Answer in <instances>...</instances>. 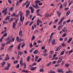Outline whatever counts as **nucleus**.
<instances>
[{
  "label": "nucleus",
  "instance_id": "f257e3e1",
  "mask_svg": "<svg viewBox=\"0 0 73 73\" xmlns=\"http://www.w3.org/2000/svg\"><path fill=\"white\" fill-rule=\"evenodd\" d=\"M15 38H12V36H9L5 39V41H7L6 44H9L11 42V41L13 42L15 41Z\"/></svg>",
  "mask_w": 73,
  "mask_h": 73
},
{
  "label": "nucleus",
  "instance_id": "f03ea898",
  "mask_svg": "<svg viewBox=\"0 0 73 73\" xmlns=\"http://www.w3.org/2000/svg\"><path fill=\"white\" fill-rule=\"evenodd\" d=\"M19 14L20 16V21L21 22L23 23L24 21V19H25L24 15V13H23V12L20 11L19 12Z\"/></svg>",
  "mask_w": 73,
  "mask_h": 73
},
{
  "label": "nucleus",
  "instance_id": "7ed1b4c3",
  "mask_svg": "<svg viewBox=\"0 0 73 73\" xmlns=\"http://www.w3.org/2000/svg\"><path fill=\"white\" fill-rule=\"evenodd\" d=\"M16 40L17 42H21L24 40L23 39L19 38V37L18 36H17L16 38Z\"/></svg>",
  "mask_w": 73,
  "mask_h": 73
},
{
  "label": "nucleus",
  "instance_id": "20e7f679",
  "mask_svg": "<svg viewBox=\"0 0 73 73\" xmlns=\"http://www.w3.org/2000/svg\"><path fill=\"white\" fill-rule=\"evenodd\" d=\"M32 6L33 7L35 8L36 9H38L39 8V7H38V5L36 3H35V5H32Z\"/></svg>",
  "mask_w": 73,
  "mask_h": 73
},
{
  "label": "nucleus",
  "instance_id": "39448f33",
  "mask_svg": "<svg viewBox=\"0 0 73 73\" xmlns=\"http://www.w3.org/2000/svg\"><path fill=\"white\" fill-rule=\"evenodd\" d=\"M61 46H59L57 48H56V49L55 50V52H57L59 51L60 49H61Z\"/></svg>",
  "mask_w": 73,
  "mask_h": 73
},
{
  "label": "nucleus",
  "instance_id": "423d86ee",
  "mask_svg": "<svg viewBox=\"0 0 73 73\" xmlns=\"http://www.w3.org/2000/svg\"><path fill=\"white\" fill-rule=\"evenodd\" d=\"M30 14V12H29V10H26V16H28Z\"/></svg>",
  "mask_w": 73,
  "mask_h": 73
},
{
  "label": "nucleus",
  "instance_id": "0eeeda50",
  "mask_svg": "<svg viewBox=\"0 0 73 73\" xmlns=\"http://www.w3.org/2000/svg\"><path fill=\"white\" fill-rule=\"evenodd\" d=\"M62 31L63 32H68V30L66 29V27H64L62 29Z\"/></svg>",
  "mask_w": 73,
  "mask_h": 73
},
{
  "label": "nucleus",
  "instance_id": "6e6552de",
  "mask_svg": "<svg viewBox=\"0 0 73 73\" xmlns=\"http://www.w3.org/2000/svg\"><path fill=\"white\" fill-rule=\"evenodd\" d=\"M29 9H31V12L32 13H33V12H34V9L33 8V7H32L31 6H30L29 7Z\"/></svg>",
  "mask_w": 73,
  "mask_h": 73
},
{
  "label": "nucleus",
  "instance_id": "1a4fd4ad",
  "mask_svg": "<svg viewBox=\"0 0 73 73\" xmlns=\"http://www.w3.org/2000/svg\"><path fill=\"white\" fill-rule=\"evenodd\" d=\"M10 58V57L9 56V55H8V54H7L6 55V57L5 58V60L7 61V60H9Z\"/></svg>",
  "mask_w": 73,
  "mask_h": 73
},
{
  "label": "nucleus",
  "instance_id": "9d476101",
  "mask_svg": "<svg viewBox=\"0 0 73 73\" xmlns=\"http://www.w3.org/2000/svg\"><path fill=\"white\" fill-rule=\"evenodd\" d=\"M64 20V17H62L60 19V21L58 22V25H60L62 23V21Z\"/></svg>",
  "mask_w": 73,
  "mask_h": 73
},
{
  "label": "nucleus",
  "instance_id": "9b49d317",
  "mask_svg": "<svg viewBox=\"0 0 73 73\" xmlns=\"http://www.w3.org/2000/svg\"><path fill=\"white\" fill-rule=\"evenodd\" d=\"M21 43H20L19 44L18 46V47H17V49L19 50L20 49V46H21Z\"/></svg>",
  "mask_w": 73,
  "mask_h": 73
},
{
  "label": "nucleus",
  "instance_id": "f8f14e48",
  "mask_svg": "<svg viewBox=\"0 0 73 73\" xmlns=\"http://www.w3.org/2000/svg\"><path fill=\"white\" fill-rule=\"evenodd\" d=\"M13 45H12L11 46H9V48L8 49L9 51H10V50H11V49H12V48H13Z\"/></svg>",
  "mask_w": 73,
  "mask_h": 73
},
{
  "label": "nucleus",
  "instance_id": "ddd939ff",
  "mask_svg": "<svg viewBox=\"0 0 73 73\" xmlns=\"http://www.w3.org/2000/svg\"><path fill=\"white\" fill-rule=\"evenodd\" d=\"M15 27H16V23L15 22H14L13 23V29H15Z\"/></svg>",
  "mask_w": 73,
  "mask_h": 73
},
{
  "label": "nucleus",
  "instance_id": "4468645a",
  "mask_svg": "<svg viewBox=\"0 0 73 73\" xmlns=\"http://www.w3.org/2000/svg\"><path fill=\"white\" fill-rule=\"evenodd\" d=\"M29 5H30V2H28L27 4L26 5V8H28L29 7Z\"/></svg>",
  "mask_w": 73,
  "mask_h": 73
},
{
  "label": "nucleus",
  "instance_id": "2eb2a0df",
  "mask_svg": "<svg viewBox=\"0 0 73 73\" xmlns=\"http://www.w3.org/2000/svg\"><path fill=\"white\" fill-rule=\"evenodd\" d=\"M20 65L23 66V59H22V60H20Z\"/></svg>",
  "mask_w": 73,
  "mask_h": 73
},
{
  "label": "nucleus",
  "instance_id": "dca6fc26",
  "mask_svg": "<svg viewBox=\"0 0 73 73\" xmlns=\"http://www.w3.org/2000/svg\"><path fill=\"white\" fill-rule=\"evenodd\" d=\"M58 72H62V73H64V72L63 71V70L62 69H60L58 70Z\"/></svg>",
  "mask_w": 73,
  "mask_h": 73
},
{
  "label": "nucleus",
  "instance_id": "f3484780",
  "mask_svg": "<svg viewBox=\"0 0 73 73\" xmlns=\"http://www.w3.org/2000/svg\"><path fill=\"white\" fill-rule=\"evenodd\" d=\"M19 35L20 36H22L23 35V32L22 31H20L19 33Z\"/></svg>",
  "mask_w": 73,
  "mask_h": 73
},
{
  "label": "nucleus",
  "instance_id": "a211bd4d",
  "mask_svg": "<svg viewBox=\"0 0 73 73\" xmlns=\"http://www.w3.org/2000/svg\"><path fill=\"white\" fill-rule=\"evenodd\" d=\"M62 60V59H59L57 62V63L58 64L59 63H61V61Z\"/></svg>",
  "mask_w": 73,
  "mask_h": 73
},
{
  "label": "nucleus",
  "instance_id": "6ab92c4d",
  "mask_svg": "<svg viewBox=\"0 0 73 73\" xmlns=\"http://www.w3.org/2000/svg\"><path fill=\"white\" fill-rule=\"evenodd\" d=\"M35 69H36V67H32L30 69V70H32L33 71Z\"/></svg>",
  "mask_w": 73,
  "mask_h": 73
},
{
  "label": "nucleus",
  "instance_id": "aec40b11",
  "mask_svg": "<svg viewBox=\"0 0 73 73\" xmlns=\"http://www.w3.org/2000/svg\"><path fill=\"white\" fill-rule=\"evenodd\" d=\"M38 52V51L37 50H36L34 51L33 53L34 54H37Z\"/></svg>",
  "mask_w": 73,
  "mask_h": 73
},
{
  "label": "nucleus",
  "instance_id": "412c9836",
  "mask_svg": "<svg viewBox=\"0 0 73 73\" xmlns=\"http://www.w3.org/2000/svg\"><path fill=\"white\" fill-rule=\"evenodd\" d=\"M62 27H63V25H62L60 26H59L58 28V30H60V29H61L62 28Z\"/></svg>",
  "mask_w": 73,
  "mask_h": 73
},
{
  "label": "nucleus",
  "instance_id": "4be33fe9",
  "mask_svg": "<svg viewBox=\"0 0 73 73\" xmlns=\"http://www.w3.org/2000/svg\"><path fill=\"white\" fill-rule=\"evenodd\" d=\"M30 59L31 58H30V57L29 56H28L27 58V61L29 62V61L30 60Z\"/></svg>",
  "mask_w": 73,
  "mask_h": 73
},
{
  "label": "nucleus",
  "instance_id": "5701e85b",
  "mask_svg": "<svg viewBox=\"0 0 73 73\" xmlns=\"http://www.w3.org/2000/svg\"><path fill=\"white\" fill-rule=\"evenodd\" d=\"M18 54H19V55L21 56V55H22V54H23V52L19 51L18 52Z\"/></svg>",
  "mask_w": 73,
  "mask_h": 73
},
{
  "label": "nucleus",
  "instance_id": "b1692460",
  "mask_svg": "<svg viewBox=\"0 0 73 73\" xmlns=\"http://www.w3.org/2000/svg\"><path fill=\"white\" fill-rule=\"evenodd\" d=\"M70 11H68L66 13V16H68V15L70 14Z\"/></svg>",
  "mask_w": 73,
  "mask_h": 73
},
{
  "label": "nucleus",
  "instance_id": "393cba45",
  "mask_svg": "<svg viewBox=\"0 0 73 73\" xmlns=\"http://www.w3.org/2000/svg\"><path fill=\"white\" fill-rule=\"evenodd\" d=\"M13 9H14V8L13 7H12L10 8L9 9V11L10 12H12L13 10Z\"/></svg>",
  "mask_w": 73,
  "mask_h": 73
},
{
  "label": "nucleus",
  "instance_id": "a878e982",
  "mask_svg": "<svg viewBox=\"0 0 73 73\" xmlns=\"http://www.w3.org/2000/svg\"><path fill=\"white\" fill-rule=\"evenodd\" d=\"M9 19H10V16H8L5 18V20H8Z\"/></svg>",
  "mask_w": 73,
  "mask_h": 73
},
{
  "label": "nucleus",
  "instance_id": "bb28decb",
  "mask_svg": "<svg viewBox=\"0 0 73 73\" xmlns=\"http://www.w3.org/2000/svg\"><path fill=\"white\" fill-rule=\"evenodd\" d=\"M54 43H55V39L53 40L52 42V45H54Z\"/></svg>",
  "mask_w": 73,
  "mask_h": 73
},
{
  "label": "nucleus",
  "instance_id": "cd10ccee",
  "mask_svg": "<svg viewBox=\"0 0 73 73\" xmlns=\"http://www.w3.org/2000/svg\"><path fill=\"white\" fill-rule=\"evenodd\" d=\"M51 62H50L49 63H48V64L46 65V66H50V65L51 64Z\"/></svg>",
  "mask_w": 73,
  "mask_h": 73
},
{
  "label": "nucleus",
  "instance_id": "c85d7f7f",
  "mask_svg": "<svg viewBox=\"0 0 73 73\" xmlns=\"http://www.w3.org/2000/svg\"><path fill=\"white\" fill-rule=\"evenodd\" d=\"M58 57H54L52 58V60H58Z\"/></svg>",
  "mask_w": 73,
  "mask_h": 73
},
{
  "label": "nucleus",
  "instance_id": "c756f323",
  "mask_svg": "<svg viewBox=\"0 0 73 73\" xmlns=\"http://www.w3.org/2000/svg\"><path fill=\"white\" fill-rule=\"evenodd\" d=\"M5 62H3L1 63V65L2 67H3L4 66V65L5 64Z\"/></svg>",
  "mask_w": 73,
  "mask_h": 73
},
{
  "label": "nucleus",
  "instance_id": "7c9ffc66",
  "mask_svg": "<svg viewBox=\"0 0 73 73\" xmlns=\"http://www.w3.org/2000/svg\"><path fill=\"white\" fill-rule=\"evenodd\" d=\"M37 25L38 26L40 25V20L38 19L37 20Z\"/></svg>",
  "mask_w": 73,
  "mask_h": 73
},
{
  "label": "nucleus",
  "instance_id": "2f4dec72",
  "mask_svg": "<svg viewBox=\"0 0 73 73\" xmlns=\"http://www.w3.org/2000/svg\"><path fill=\"white\" fill-rule=\"evenodd\" d=\"M7 8H6L5 9L2 11V13H4V12H6V11H7Z\"/></svg>",
  "mask_w": 73,
  "mask_h": 73
},
{
  "label": "nucleus",
  "instance_id": "473e14b6",
  "mask_svg": "<svg viewBox=\"0 0 73 73\" xmlns=\"http://www.w3.org/2000/svg\"><path fill=\"white\" fill-rule=\"evenodd\" d=\"M72 40V38H70L69 40H68V43H69V42H70Z\"/></svg>",
  "mask_w": 73,
  "mask_h": 73
},
{
  "label": "nucleus",
  "instance_id": "72a5a7b5",
  "mask_svg": "<svg viewBox=\"0 0 73 73\" xmlns=\"http://www.w3.org/2000/svg\"><path fill=\"white\" fill-rule=\"evenodd\" d=\"M64 53H65V52L64 51H62L60 54V55H61V56H62L63 54H64Z\"/></svg>",
  "mask_w": 73,
  "mask_h": 73
},
{
  "label": "nucleus",
  "instance_id": "f704fd0d",
  "mask_svg": "<svg viewBox=\"0 0 73 73\" xmlns=\"http://www.w3.org/2000/svg\"><path fill=\"white\" fill-rule=\"evenodd\" d=\"M67 6V3L66 2H65L63 4V7H66Z\"/></svg>",
  "mask_w": 73,
  "mask_h": 73
},
{
  "label": "nucleus",
  "instance_id": "c9c22d12",
  "mask_svg": "<svg viewBox=\"0 0 73 73\" xmlns=\"http://www.w3.org/2000/svg\"><path fill=\"white\" fill-rule=\"evenodd\" d=\"M40 72H44V69L43 68H41L39 70Z\"/></svg>",
  "mask_w": 73,
  "mask_h": 73
},
{
  "label": "nucleus",
  "instance_id": "e433bc0d",
  "mask_svg": "<svg viewBox=\"0 0 73 73\" xmlns=\"http://www.w3.org/2000/svg\"><path fill=\"white\" fill-rule=\"evenodd\" d=\"M38 56H36V58L35 59V61H37V59H38Z\"/></svg>",
  "mask_w": 73,
  "mask_h": 73
},
{
  "label": "nucleus",
  "instance_id": "4c0bfd02",
  "mask_svg": "<svg viewBox=\"0 0 73 73\" xmlns=\"http://www.w3.org/2000/svg\"><path fill=\"white\" fill-rule=\"evenodd\" d=\"M41 60H42L41 58H40L38 59V60H37V62H40V61H41Z\"/></svg>",
  "mask_w": 73,
  "mask_h": 73
},
{
  "label": "nucleus",
  "instance_id": "58836bf2",
  "mask_svg": "<svg viewBox=\"0 0 73 73\" xmlns=\"http://www.w3.org/2000/svg\"><path fill=\"white\" fill-rule=\"evenodd\" d=\"M25 43H23L21 45V48H24V47L25 46Z\"/></svg>",
  "mask_w": 73,
  "mask_h": 73
},
{
  "label": "nucleus",
  "instance_id": "ea45409f",
  "mask_svg": "<svg viewBox=\"0 0 73 73\" xmlns=\"http://www.w3.org/2000/svg\"><path fill=\"white\" fill-rule=\"evenodd\" d=\"M28 3V1H27L25 3H23V7H24L25 6V5L27 3Z\"/></svg>",
  "mask_w": 73,
  "mask_h": 73
},
{
  "label": "nucleus",
  "instance_id": "a19ab883",
  "mask_svg": "<svg viewBox=\"0 0 73 73\" xmlns=\"http://www.w3.org/2000/svg\"><path fill=\"white\" fill-rule=\"evenodd\" d=\"M23 65H24V68L25 69L26 68V67L27 66L26 65V64L25 63H24Z\"/></svg>",
  "mask_w": 73,
  "mask_h": 73
},
{
  "label": "nucleus",
  "instance_id": "79ce46f5",
  "mask_svg": "<svg viewBox=\"0 0 73 73\" xmlns=\"http://www.w3.org/2000/svg\"><path fill=\"white\" fill-rule=\"evenodd\" d=\"M9 67H6L4 68L5 69V70H9Z\"/></svg>",
  "mask_w": 73,
  "mask_h": 73
},
{
  "label": "nucleus",
  "instance_id": "37998d69",
  "mask_svg": "<svg viewBox=\"0 0 73 73\" xmlns=\"http://www.w3.org/2000/svg\"><path fill=\"white\" fill-rule=\"evenodd\" d=\"M52 40V37H50V38L48 41L49 43V42H50V41H51Z\"/></svg>",
  "mask_w": 73,
  "mask_h": 73
},
{
  "label": "nucleus",
  "instance_id": "c03bdc74",
  "mask_svg": "<svg viewBox=\"0 0 73 73\" xmlns=\"http://www.w3.org/2000/svg\"><path fill=\"white\" fill-rule=\"evenodd\" d=\"M38 33V30H36V31H35L34 32V34H36V33Z\"/></svg>",
  "mask_w": 73,
  "mask_h": 73
},
{
  "label": "nucleus",
  "instance_id": "a18cd8bd",
  "mask_svg": "<svg viewBox=\"0 0 73 73\" xmlns=\"http://www.w3.org/2000/svg\"><path fill=\"white\" fill-rule=\"evenodd\" d=\"M69 64H65V66H66V67H69Z\"/></svg>",
  "mask_w": 73,
  "mask_h": 73
},
{
  "label": "nucleus",
  "instance_id": "49530a36",
  "mask_svg": "<svg viewBox=\"0 0 73 73\" xmlns=\"http://www.w3.org/2000/svg\"><path fill=\"white\" fill-rule=\"evenodd\" d=\"M36 13L38 15V16H40V17H42V15H40L39 13Z\"/></svg>",
  "mask_w": 73,
  "mask_h": 73
},
{
  "label": "nucleus",
  "instance_id": "de8ad7c7",
  "mask_svg": "<svg viewBox=\"0 0 73 73\" xmlns=\"http://www.w3.org/2000/svg\"><path fill=\"white\" fill-rule=\"evenodd\" d=\"M50 53L51 54H53V53H54V52L53 51H50Z\"/></svg>",
  "mask_w": 73,
  "mask_h": 73
},
{
  "label": "nucleus",
  "instance_id": "09e8293b",
  "mask_svg": "<svg viewBox=\"0 0 73 73\" xmlns=\"http://www.w3.org/2000/svg\"><path fill=\"white\" fill-rule=\"evenodd\" d=\"M4 38V36H2L1 38L0 39V41L1 42H2L3 41V39Z\"/></svg>",
  "mask_w": 73,
  "mask_h": 73
},
{
  "label": "nucleus",
  "instance_id": "8fccbe9b",
  "mask_svg": "<svg viewBox=\"0 0 73 73\" xmlns=\"http://www.w3.org/2000/svg\"><path fill=\"white\" fill-rule=\"evenodd\" d=\"M72 52H73V50H70L69 51V54H70L71 53H72Z\"/></svg>",
  "mask_w": 73,
  "mask_h": 73
},
{
  "label": "nucleus",
  "instance_id": "3c124183",
  "mask_svg": "<svg viewBox=\"0 0 73 73\" xmlns=\"http://www.w3.org/2000/svg\"><path fill=\"white\" fill-rule=\"evenodd\" d=\"M73 71H71L70 70H69L68 71H67L66 72V73H72Z\"/></svg>",
  "mask_w": 73,
  "mask_h": 73
},
{
  "label": "nucleus",
  "instance_id": "603ef678",
  "mask_svg": "<svg viewBox=\"0 0 73 73\" xmlns=\"http://www.w3.org/2000/svg\"><path fill=\"white\" fill-rule=\"evenodd\" d=\"M48 73H55V72L54 71H49L48 72Z\"/></svg>",
  "mask_w": 73,
  "mask_h": 73
},
{
  "label": "nucleus",
  "instance_id": "864d4df0",
  "mask_svg": "<svg viewBox=\"0 0 73 73\" xmlns=\"http://www.w3.org/2000/svg\"><path fill=\"white\" fill-rule=\"evenodd\" d=\"M7 36V33H5L3 35V37H5V36Z\"/></svg>",
  "mask_w": 73,
  "mask_h": 73
},
{
  "label": "nucleus",
  "instance_id": "5fc2aeb1",
  "mask_svg": "<svg viewBox=\"0 0 73 73\" xmlns=\"http://www.w3.org/2000/svg\"><path fill=\"white\" fill-rule=\"evenodd\" d=\"M41 2V1H35V3H40Z\"/></svg>",
  "mask_w": 73,
  "mask_h": 73
},
{
  "label": "nucleus",
  "instance_id": "6e6d98bb",
  "mask_svg": "<svg viewBox=\"0 0 73 73\" xmlns=\"http://www.w3.org/2000/svg\"><path fill=\"white\" fill-rule=\"evenodd\" d=\"M34 50V48H32L31 50H30V53H32L33 51Z\"/></svg>",
  "mask_w": 73,
  "mask_h": 73
},
{
  "label": "nucleus",
  "instance_id": "4d7b16f0",
  "mask_svg": "<svg viewBox=\"0 0 73 73\" xmlns=\"http://www.w3.org/2000/svg\"><path fill=\"white\" fill-rule=\"evenodd\" d=\"M56 62L57 61H52V64H56Z\"/></svg>",
  "mask_w": 73,
  "mask_h": 73
},
{
  "label": "nucleus",
  "instance_id": "13d9d810",
  "mask_svg": "<svg viewBox=\"0 0 73 73\" xmlns=\"http://www.w3.org/2000/svg\"><path fill=\"white\" fill-rule=\"evenodd\" d=\"M64 64H65V60H63L62 61V66H63V65H64Z\"/></svg>",
  "mask_w": 73,
  "mask_h": 73
},
{
  "label": "nucleus",
  "instance_id": "bf43d9fd",
  "mask_svg": "<svg viewBox=\"0 0 73 73\" xmlns=\"http://www.w3.org/2000/svg\"><path fill=\"white\" fill-rule=\"evenodd\" d=\"M60 66V64H57L55 65V67H58Z\"/></svg>",
  "mask_w": 73,
  "mask_h": 73
},
{
  "label": "nucleus",
  "instance_id": "052dcab7",
  "mask_svg": "<svg viewBox=\"0 0 73 73\" xmlns=\"http://www.w3.org/2000/svg\"><path fill=\"white\" fill-rule=\"evenodd\" d=\"M35 39V36H33L32 37V40H33Z\"/></svg>",
  "mask_w": 73,
  "mask_h": 73
},
{
  "label": "nucleus",
  "instance_id": "680f3d73",
  "mask_svg": "<svg viewBox=\"0 0 73 73\" xmlns=\"http://www.w3.org/2000/svg\"><path fill=\"white\" fill-rule=\"evenodd\" d=\"M5 46V43H3L2 44V46L4 47Z\"/></svg>",
  "mask_w": 73,
  "mask_h": 73
},
{
  "label": "nucleus",
  "instance_id": "e2e57ef3",
  "mask_svg": "<svg viewBox=\"0 0 73 73\" xmlns=\"http://www.w3.org/2000/svg\"><path fill=\"white\" fill-rule=\"evenodd\" d=\"M40 11V9H38L36 10V13H39Z\"/></svg>",
  "mask_w": 73,
  "mask_h": 73
},
{
  "label": "nucleus",
  "instance_id": "0e129e2a",
  "mask_svg": "<svg viewBox=\"0 0 73 73\" xmlns=\"http://www.w3.org/2000/svg\"><path fill=\"white\" fill-rule=\"evenodd\" d=\"M33 45H34V46H36V45H37V42H34L33 44Z\"/></svg>",
  "mask_w": 73,
  "mask_h": 73
},
{
  "label": "nucleus",
  "instance_id": "69168bd1",
  "mask_svg": "<svg viewBox=\"0 0 73 73\" xmlns=\"http://www.w3.org/2000/svg\"><path fill=\"white\" fill-rule=\"evenodd\" d=\"M52 24V21H51L50 22V23L48 24L49 25H51Z\"/></svg>",
  "mask_w": 73,
  "mask_h": 73
},
{
  "label": "nucleus",
  "instance_id": "338daca9",
  "mask_svg": "<svg viewBox=\"0 0 73 73\" xmlns=\"http://www.w3.org/2000/svg\"><path fill=\"white\" fill-rule=\"evenodd\" d=\"M62 46H66V44L64 43H63L62 44Z\"/></svg>",
  "mask_w": 73,
  "mask_h": 73
},
{
  "label": "nucleus",
  "instance_id": "774afa93",
  "mask_svg": "<svg viewBox=\"0 0 73 73\" xmlns=\"http://www.w3.org/2000/svg\"><path fill=\"white\" fill-rule=\"evenodd\" d=\"M3 24H7V21H3Z\"/></svg>",
  "mask_w": 73,
  "mask_h": 73
}]
</instances>
